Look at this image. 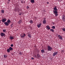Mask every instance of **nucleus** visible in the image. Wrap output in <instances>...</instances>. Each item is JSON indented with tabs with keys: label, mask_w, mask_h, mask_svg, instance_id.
<instances>
[{
	"label": "nucleus",
	"mask_w": 65,
	"mask_h": 65,
	"mask_svg": "<svg viewBox=\"0 0 65 65\" xmlns=\"http://www.w3.org/2000/svg\"><path fill=\"white\" fill-rule=\"evenodd\" d=\"M47 50L48 51H51L52 50H53V48L50 46V45H48L47 46Z\"/></svg>",
	"instance_id": "1"
},
{
	"label": "nucleus",
	"mask_w": 65,
	"mask_h": 65,
	"mask_svg": "<svg viewBox=\"0 0 65 65\" xmlns=\"http://www.w3.org/2000/svg\"><path fill=\"white\" fill-rule=\"evenodd\" d=\"M20 36L22 38H24L26 36V34H21L20 35Z\"/></svg>",
	"instance_id": "2"
},
{
	"label": "nucleus",
	"mask_w": 65,
	"mask_h": 65,
	"mask_svg": "<svg viewBox=\"0 0 65 65\" xmlns=\"http://www.w3.org/2000/svg\"><path fill=\"white\" fill-rule=\"evenodd\" d=\"M6 20H7V19L5 18L4 19H2V22H3V23H5V22L6 21Z\"/></svg>",
	"instance_id": "3"
},
{
	"label": "nucleus",
	"mask_w": 65,
	"mask_h": 65,
	"mask_svg": "<svg viewBox=\"0 0 65 65\" xmlns=\"http://www.w3.org/2000/svg\"><path fill=\"white\" fill-rule=\"evenodd\" d=\"M58 36L60 39V40H63V38L61 35H58Z\"/></svg>",
	"instance_id": "4"
},
{
	"label": "nucleus",
	"mask_w": 65,
	"mask_h": 65,
	"mask_svg": "<svg viewBox=\"0 0 65 65\" xmlns=\"http://www.w3.org/2000/svg\"><path fill=\"white\" fill-rule=\"evenodd\" d=\"M58 53V52H54L53 54V56H56V55H57Z\"/></svg>",
	"instance_id": "5"
},
{
	"label": "nucleus",
	"mask_w": 65,
	"mask_h": 65,
	"mask_svg": "<svg viewBox=\"0 0 65 65\" xmlns=\"http://www.w3.org/2000/svg\"><path fill=\"white\" fill-rule=\"evenodd\" d=\"M42 25V24L41 23H40L39 24H38L37 25V26L38 28H40V26H41Z\"/></svg>",
	"instance_id": "6"
},
{
	"label": "nucleus",
	"mask_w": 65,
	"mask_h": 65,
	"mask_svg": "<svg viewBox=\"0 0 65 65\" xmlns=\"http://www.w3.org/2000/svg\"><path fill=\"white\" fill-rule=\"evenodd\" d=\"M4 24L6 25V26H8L9 24V23H8L7 22H5L4 23Z\"/></svg>",
	"instance_id": "7"
},
{
	"label": "nucleus",
	"mask_w": 65,
	"mask_h": 65,
	"mask_svg": "<svg viewBox=\"0 0 65 65\" xmlns=\"http://www.w3.org/2000/svg\"><path fill=\"white\" fill-rule=\"evenodd\" d=\"M62 19L63 22H64L65 21V17L64 15H63L62 16Z\"/></svg>",
	"instance_id": "8"
},
{
	"label": "nucleus",
	"mask_w": 65,
	"mask_h": 65,
	"mask_svg": "<svg viewBox=\"0 0 65 65\" xmlns=\"http://www.w3.org/2000/svg\"><path fill=\"white\" fill-rule=\"evenodd\" d=\"M0 34L1 36H4V35H5V34L3 33V32L1 33Z\"/></svg>",
	"instance_id": "9"
},
{
	"label": "nucleus",
	"mask_w": 65,
	"mask_h": 65,
	"mask_svg": "<svg viewBox=\"0 0 65 65\" xmlns=\"http://www.w3.org/2000/svg\"><path fill=\"white\" fill-rule=\"evenodd\" d=\"M43 24H45L46 23V21L45 20H44L43 21Z\"/></svg>",
	"instance_id": "10"
},
{
	"label": "nucleus",
	"mask_w": 65,
	"mask_h": 65,
	"mask_svg": "<svg viewBox=\"0 0 65 65\" xmlns=\"http://www.w3.org/2000/svg\"><path fill=\"white\" fill-rule=\"evenodd\" d=\"M22 22V21L21 20H20L18 22V23L19 24H21V23Z\"/></svg>",
	"instance_id": "11"
},
{
	"label": "nucleus",
	"mask_w": 65,
	"mask_h": 65,
	"mask_svg": "<svg viewBox=\"0 0 65 65\" xmlns=\"http://www.w3.org/2000/svg\"><path fill=\"white\" fill-rule=\"evenodd\" d=\"M10 39L11 40H12V39H14V38L12 36H10Z\"/></svg>",
	"instance_id": "12"
},
{
	"label": "nucleus",
	"mask_w": 65,
	"mask_h": 65,
	"mask_svg": "<svg viewBox=\"0 0 65 65\" xmlns=\"http://www.w3.org/2000/svg\"><path fill=\"white\" fill-rule=\"evenodd\" d=\"M53 8H54V10H55V11H57V10H57V8L56 7H55Z\"/></svg>",
	"instance_id": "13"
},
{
	"label": "nucleus",
	"mask_w": 65,
	"mask_h": 65,
	"mask_svg": "<svg viewBox=\"0 0 65 65\" xmlns=\"http://www.w3.org/2000/svg\"><path fill=\"white\" fill-rule=\"evenodd\" d=\"M9 49L10 50V51H12V50H13V49L11 47H9Z\"/></svg>",
	"instance_id": "14"
},
{
	"label": "nucleus",
	"mask_w": 65,
	"mask_h": 65,
	"mask_svg": "<svg viewBox=\"0 0 65 65\" xmlns=\"http://www.w3.org/2000/svg\"><path fill=\"white\" fill-rule=\"evenodd\" d=\"M29 23L31 24H32V23H33L34 22L32 20H30L29 21Z\"/></svg>",
	"instance_id": "15"
},
{
	"label": "nucleus",
	"mask_w": 65,
	"mask_h": 65,
	"mask_svg": "<svg viewBox=\"0 0 65 65\" xmlns=\"http://www.w3.org/2000/svg\"><path fill=\"white\" fill-rule=\"evenodd\" d=\"M27 35L29 37V38H31V34H28Z\"/></svg>",
	"instance_id": "16"
},
{
	"label": "nucleus",
	"mask_w": 65,
	"mask_h": 65,
	"mask_svg": "<svg viewBox=\"0 0 65 65\" xmlns=\"http://www.w3.org/2000/svg\"><path fill=\"white\" fill-rule=\"evenodd\" d=\"M41 52L42 53H44L45 51L43 50V49L41 50Z\"/></svg>",
	"instance_id": "17"
},
{
	"label": "nucleus",
	"mask_w": 65,
	"mask_h": 65,
	"mask_svg": "<svg viewBox=\"0 0 65 65\" xmlns=\"http://www.w3.org/2000/svg\"><path fill=\"white\" fill-rule=\"evenodd\" d=\"M55 13V14H56L58 13V11H53Z\"/></svg>",
	"instance_id": "18"
},
{
	"label": "nucleus",
	"mask_w": 65,
	"mask_h": 65,
	"mask_svg": "<svg viewBox=\"0 0 65 65\" xmlns=\"http://www.w3.org/2000/svg\"><path fill=\"white\" fill-rule=\"evenodd\" d=\"M1 11L2 12V13H4V10H1Z\"/></svg>",
	"instance_id": "19"
},
{
	"label": "nucleus",
	"mask_w": 65,
	"mask_h": 65,
	"mask_svg": "<svg viewBox=\"0 0 65 65\" xmlns=\"http://www.w3.org/2000/svg\"><path fill=\"white\" fill-rule=\"evenodd\" d=\"M7 21V22L8 23H9V24L10 23H11V21H10V20H8Z\"/></svg>",
	"instance_id": "20"
},
{
	"label": "nucleus",
	"mask_w": 65,
	"mask_h": 65,
	"mask_svg": "<svg viewBox=\"0 0 65 65\" xmlns=\"http://www.w3.org/2000/svg\"><path fill=\"white\" fill-rule=\"evenodd\" d=\"M50 30L51 31H52L53 32H54V29H51Z\"/></svg>",
	"instance_id": "21"
},
{
	"label": "nucleus",
	"mask_w": 65,
	"mask_h": 65,
	"mask_svg": "<svg viewBox=\"0 0 65 65\" xmlns=\"http://www.w3.org/2000/svg\"><path fill=\"white\" fill-rule=\"evenodd\" d=\"M10 50L9 49H7V51L8 52V53L10 52Z\"/></svg>",
	"instance_id": "22"
},
{
	"label": "nucleus",
	"mask_w": 65,
	"mask_h": 65,
	"mask_svg": "<svg viewBox=\"0 0 65 65\" xmlns=\"http://www.w3.org/2000/svg\"><path fill=\"white\" fill-rule=\"evenodd\" d=\"M31 3H34V0H31Z\"/></svg>",
	"instance_id": "23"
},
{
	"label": "nucleus",
	"mask_w": 65,
	"mask_h": 65,
	"mask_svg": "<svg viewBox=\"0 0 65 65\" xmlns=\"http://www.w3.org/2000/svg\"><path fill=\"white\" fill-rule=\"evenodd\" d=\"M62 30L63 31L65 32V28H62Z\"/></svg>",
	"instance_id": "24"
},
{
	"label": "nucleus",
	"mask_w": 65,
	"mask_h": 65,
	"mask_svg": "<svg viewBox=\"0 0 65 65\" xmlns=\"http://www.w3.org/2000/svg\"><path fill=\"white\" fill-rule=\"evenodd\" d=\"M7 56L6 55H5L4 56V58H7Z\"/></svg>",
	"instance_id": "25"
},
{
	"label": "nucleus",
	"mask_w": 65,
	"mask_h": 65,
	"mask_svg": "<svg viewBox=\"0 0 65 65\" xmlns=\"http://www.w3.org/2000/svg\"><path fill=\"white\" fill-rule=\"evenodd\" d=\"M37 56L38 58H40V55H39L38 54L37 55Z\"/></svg>",
	"instance_id": "26"
},
{
	"label": "nucleus",
	"mask_w": 65,
	"mask_h": 65,
	"mask_svg": "<svg viewBox=\"0 0 65 65\" xmlns=\"http://www.w3.org/2000/svg\"><path fill=\"white\" fill-rule=\"evenodd\" d=\"M52 27L53 29H55V26H52Z\"/></svg>",
	"instance_id": "27"
},
{
	"label": "nucleus",
	"mask_w": 65,
	"mask_h": 65,
	"mask_svg": "<svg viewBox=\"0 0 65 65\" xmlns=\"http://www.w3.org/2000/svg\"><path fill=\"white\" fill-rule=\"evenodd\" d=\"M11 47H13V44H11Z\"/></svg>",
	"instance_id": "28"
},
{
	"label": "nucleus",
	"mask_w": 65,
	"mask_h": 65,
	"mask_svg": "<svg viewBox=\"0 0 65 65\" xmlns=\"http://www.w3.org/2000/svg\"><path fill=\"white\" fill-rule=\"evenodd\" d=\"M3 32H5V29H3Z\"/></svg>",
	"instance_id": "29"
},
{
	"label": "nucleus",
	"mask_w": 65,
	"mask_h": 65,
	"mask_svg": "<svg viewBox=\"0 0 65 65\" xmlns=\"http://www.w3.org/2000/svg\"><path fill=\"white\" fill-rule=\"evenodd\" d=\"M55 15L56 16H58V14L57 13L56 14H55Z\"/></svg>",
	"instance_id": "30"
},
{
	"label": "nucleus",
	"mask_w": 65,
	"mask_h": 65,
	"mask_svg": "<svg viewBox=\"0 0 65 65\" xmlns=\"http://www.w3.org/2000/svg\"><path fill=\"white\" fill-rule=\"evenodd\" d=\"M19 54L20 55H22V52H20L19 53Z\"/></svg>",
	"instance_id": "31"
},
{
	"label": "nucleus",
	"mask_w": 65,
	"mask_h": 65,
	"mask_svg": "<svg viewBox=\"0 0 65 65\" xmlns=\"http://www.w3.org/2000/svg\"><path fill=\"white\" fill-rule=\"evenodd\" d=\"M49 27V26H48V25L47 26H46V28H47V29Z\"/></svg>",
	"instance_id": "32"
},
{
	"label": "nucleus",
	"mask_w": 65,
	"mask_h": 65,
	"mask_svg": "<svg viewBox=\"0 0 65 65\" xmlns=\"http://www.w3.org/2000/svg\"><path fill=\"white\" fill-rule=\"evenodd\" d=\"M29 8V6H27V8H27V9H28Z\"/></svg>",
	"instance_id": "33"
},
{
	"label": "nucleus",
	"mask_w": 65,
	"mask_h": 65,
	"mask_svg": "<svg viewBox=\"0 0 65 65\" xmlns=\"http://www.w3.org/2000/svg\"><path fill=\"white\" fill-rule=\"evenodd\" d=\"M47 29H48V30H50V27H48L47 28Z\"/></svg>",
	"instance_id": "34"
},
{
	"label": "nucleus",
	"mask_w": 65,
	"mask_h": 65,
	"mask_svg": "<svg viewBox=\"0 0 65 65\" xmlns=\"http://www.w3.org/2000/svg\"><path fill=\"white\" fill-rule=\"evenodd\" d=\"M34 57H35V58H37V57H36V55H34Z\"/></svg>",
	"instance_id": "35"
},
{
	"label": "nucleus",
	"mask_w": 65,
	"mask_h": 65,
	"mask_svg": "<svg viewBox=\"0 0 65 65\" xmlns=\"http://www.w3.org/2000/svg\"><path fill=\"white\" fill-rule=\"evenodd\" d=\"M31 59H32V60H33V59H34V58H33V57H31Z\"/></svg>",
	"instance_id": "36"
},
{
	"label": "nucleus",
	"mask_w": 65,
	"mask_h": 65,
	"mask_svg": "<svg viewBox=\"0 0 65 65\" xmlns=\"http://www.w3.org/2000/svg\"><path fill=\"white\" fill-rule=\"evenodd\" d=\"M21 3H23V1H21Z\"/></svg>",
	"instance_id": "37"
},
{
	"label": "nucleus",
	"mask_w": 65,
	"mask_h": 65,
	"mask_svg": "<svg viewBox=\"0 0 65 65\" xmlns=\"http://www.w3.org/2000/svg\"><path fill=\"white\" fill-rule=\"evenodd\" d=\"M19 14L20 15H21V13H20Z\"/></svg>",
	"instance_id": "38"
},
{
	"label": "nucleus",
	"mask_w": 65,
	"mask_h": 65,
	"mask_svg": "<svg viewBox=\"0 0 65 65\" xmlns=\"http://www.w3.org/2000/svg\"><path fill=\"white\" fill-rule=\"evenodd\" d=\"M47 4H48L49 3H48V2H47Z\"/></svg>",
	"instance_id": "39"
},
{
	"label": "nucleus",
	"mask_w": 65,
	"mask_h": 65,
	"mask_svg": "<svg viewBox=\"0 0 65 65\" xmlns=\"http://www.w3.org/2000/svg\"><path fill=\"white\" fill-rule=\"evenodd\" d=\"M1 22V20H0V23Z\"/></svg>",
	"instance_id": "40"
},
{
	"label": "nucleus",
	"mask_w": 65,
	"mask_h": 65,
	"mask_svg": "<svg viewBox=\"0 0 65 65\" xmlns=\"http://www.w3.org/2000/svg\"><path fill=\"white\" fill-rule=\"evenodd\" d=\"M11 27H12V26H11Z\"/></svg>",
	"instance_id": "41"
},
{
	"label": "nucleus",
	"mask_w": 65,
	"mask_h": 65,
	"mask_svg": "<svg viewBox=\"0 0 65 65\" xmlns=\"http://www.w3.org/2000/svg\"><path fill=\"white\" fill-rule=\"evenodd\" d=\"M15 11H16L15 10Z\"/></svg>",
	"instance_id": "42"
}]
</instances>
